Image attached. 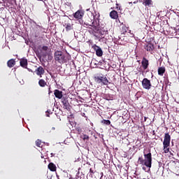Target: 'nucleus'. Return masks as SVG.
<instances>
[{
    "label": "nucleus",
    "mask_w": 179,
    "mask_h": 179,
    "mask_svg": "<svg viewBox=\"0 0 179 179\" xmlns=\"http://www.w3.org/2000/svg\"><path fill=\"white\" fill-rule=\"evenodd\" d=\"M143 155L144 159L143 157H138V163L150 169L152 167V152H150V149H148V152H146V150H144Z\"/></svg>",
    "instance_id": "nucleus-1"
},
{
    "label": "nucleus",
    "mask_w": 179,
    "mask_h": 179,
    "mask_svg": "<svg viewBox=\"0 0 179 179\" xmlns=\"http://www.w3.org/2000/svg\"><path fill=\"white\" fill-rule=\"evenodd\" d=\"M55 59L61 64L65 61V56L61 51L57 50L55 52Z\"/></svg>",
    "instance_id": "nucleus-2"
},
{
    "label": "nucleus",
    "mask_w": 179,
    "mask_h": 179,
    "mask_svg": "<svg viewBox=\"0 0 179 179\" xmlns=\"http://www.w3.org/2000/svg\"><path fill=\"white\" fill-rule=\"evenodd\" d=\"M62 103L63 104V108H64L67 111H71V104H69L67 98H62Z\"/></svg>",
    "instance_id": "nucleus-3"
},
{
    "label": "nucleus",
    "mask_w": 179,
    "mask_h": 179,
    "mask_svg": "<svg viewBox=\"0 0 179 179\" xmlns=\"http://www.w3.org/2000/svg\"><path fill=\"white\" fill-rule=\"evenodd\" d=\"M171 141V136L169 133H166L164 135L163 145H165V148L170 146V141Z\"/></svg>",
    "instance_id": "nucleus-4"
},
{
    "label": "nucleus",
    "mask_w": 179,
    "mask_h": 179,
    "mask_svg": "<svg viewBox=\"0 0 179 179\" xmlns=\"http://www.w3.org/2000/svg\"><path fill=\"white\" fill-rule=\"evenodd\" d=\"M142 86L144 89L149 90L152 87V83H150V80L148 78H144L142 81Z\"/></svg>",
    "instance_id": "nucleus-5"
},
{
    "label": "nucleus",
    "mask_w": 179,
    "mask_h": 179,
    "mask_svg": "<svg viewBox=\"0 0 179 179\" xmlns=\"http://www.w3.org/2000/svg\"><path fill=\"white\" fill-rule=\"evenodd\" d=\"M92 48L94 50L97 57H103V50H101V48L97 46L96 45H94L92 46Z\"/></svg>",
    "instance_id": "nucleus-6"
},
{
    "label": "nucleus",
    "mask_w": 179,
    "mask_h": 179,
    "mask_svg": "<svg viewBox=\"0 0 179 179\" xmlns=\"http://www.w3.org/2000/svg\"><path fill=\"white\" fill-rule=\"evenodd\" d=\"M110 16L111 19H114L115 20H116V23H118V20H120V19H118V12L113 10L110 13Z\"/></svg>",
    "instance_id": "nucleus-7"
},
{
    "label": "nucleus",
    "mask_w": 179,
    "mask_h": 179,
    "mask_svg": "<svg viewBox=\"0 0 179 179\" xmlns=\"http://www.w3.org/2000/svg\"><path fill=\"white\" fill-rule=\"evenodd\" d=\"M118 22H120V27H122V33H123V34H125V33H127V31H128V27H127V25L125 24V22H121L120 20H118Z\"/></svg>",
    "instance_id": "nucleus-8"
},
{
    "label": "nucleus",
    "mask_w": 179,
    "mask_h": 179,
    "mask_svg": "<svg viewBox=\"0 0 179 179\" xmlns=\"http://www.w3.org/2000/svg\"><path fill=\"white\" fill-rule=\"evenodd\" d=\"M83 15H85V13H83V11L78 10L73 14V17H75V19L79 20V19H82V17H83Z\"/></svg>",
    "instance_id": "nucleus-9"
},
{
    "label": "nucleus",
    "mask_w": 179,
    "mask_h": 179,
    "mask_svg": "<svg viewBox=\"0 0 179 179\" xmlns=\"http://www.w3.org/2000/svg\"><path fill=\"white\" fill-rule=\"evenodd\" d=\"M141 65L143 69L145 70H146L147 68H148L149 66V60H148V59L143 57V60L141 62Z\"/></svg>",
    "instance_id": "nucleus-10"
},
{
    "label": "nucleus",
    "mask_w": 179,
    "mask_h": 179,
    "mask_svg": "<svg viewBox=\"0 0 179 179\" xmlns=\"http://www.w3.org/2000/svg\"><path fill=\"white\" fill-rule=\"evenodd\" d=\"M44 68L43 66H39L36 70V73L38 76H40V78H43V75H44Z\"/></svg>",
    "instance_id": "nucleus-11"
},
{
    "label": "nucleus",
    "mask_w": 179,
    "mask_h": 179,
    "mask_svg": "<svg viewBox=\"0 0 179 179\" xmlns=\"http://www.w3.org/2000/svg\"><path fill=\"white\" fill-rule=\"evenodd\" d=\"M145 50H146V51L152 52V51L155 50V45H153L152 43H148L147 45H145Z\"/></svg>",
    "instance_id": "nucleus-12"
},
{
    "label": "nucleus",
    "mask_w": 179,
    "mask_h": 179,
    "mask_svg": "<svg viewBox=\"0 0 179 179\" xmlns=\"http://www.w3.org/2000/svg\"><path fill=\"white\" fill-rule=\"evenodd\" d=\"M7 65H8V68H13V66H15V65H16V62L15 61V59H11L8 61Z\"/></svg>",
    "instance_id": "nucleus-13"
},
{
    "label": "nucleus",
    "mask_w": 179,
    "mask_h": 179,
    "mask_svg": "<svg viewBox=\"0 0 179 179\" xmlns=\"http://www.w3.org/2000/svg\"><path fill=\"white\" fill-rule=\"evenodd\" d=\"M54 94L57 99H64V97H62V91L55 90Z\"/></svg>",
    "instance_id": "nucleus-14"
},
{
    "label": "nucleus",
    "mask_w": 179,
    "mask_h": 179,
    "mask_svg": "<svg viewBox=\"0 0 179 179\" xmlns=\"http://www.w3.org/2000/svg\"><path fill=\"white\" fill-rule=\"evenodd\" d=\"M48 167L50 171H57V166H55V164H54L52 162H50Z\"/></svg>",
    "instance_id": "nucleus-15"
},
{
    "label": "nucleus",
    "mask_w": 179,
    "mask_h": 179,
    "mask_svg": "<svg viewBox=\"0 0 179 179\" xmlns=\"http://www.w3.org/2000/svg\"><path fill=\"white\" fill-rule=\"evenodd\" d=\"M165 72H166V67L162 66L158 69V75H159V76H163Z\"/></svg>",
    "instance_id": "nucleus-16"
},
{
    "label": "nucleus",
    "mask_w": 179,
    "mask_h": 179,
    "mask_svg": "<svg viewBox=\"0 0 179 179\" xmlns=\"http://www.w3.org/2000/svg\"><path fill=\"white\" fill-rule=\"evenodd\" d=\"M20 64L22 68H27V59H22L20 62Z\"/></svg>",
    "instance_id": "nucleus-17"
},
{
    "label": "nucleus",
    "mask_w": 179,
    "mask_h": 179,
    "mask_svg": "<svg viewBox=\"0 0 179 179\" xmlns=\"http://www.w3.org/2000/svg\"><path fill=\"white\" fill-rule=\"evenodd\" d=\"M38 85L39 86H41V87H45V86H47V82H45V80L41 79L38 81Z\"/></svg>",
    "instance_id": "nucleus-18"
},
{
    "label": "nucleus",
    "mask_w": 179,
    "mask_h": 179,
    "mask_svg": "<svg viewBox=\"0 0 179 179\" xmlns=\"http://www.w3.org/2000/svg\"><path fill=\"white\" fill-rule=\"evenodd\" d=\"M103 83L104 85H112V86H114V84L110 83L108 81V79H107L106 77H103L102 78V83Z\"/></svg>",
    "instance_id": "nucleus-19"
},
{
    "label": "nucleus",
    "mask_w": 179,
    "mask_h": 179,
    "mask_svg": "<svg viewBox=\"0 0 179 179\" xmlns=\"http://www.w3.org/2000/svg\"><path fill=\"white\" fill-rule=\"evenodd\" d=\"M103 76H95L94 80L97 83H101L103 82Z\"/></svg>",
    "instance_id": "nucleus-20"
},
{
    "label": "nucleus",
    "mask_w": 179,
    "mask_h": 179,
    "mask_svg": "<svg viewBox=\"0 0 179 179\" xmlns=\"http://www.w3.org/2000/svg\"><path fill=\"white\" fill-rule=\"evenodd\" d=\"M143 4L145 5V6H150V5H152V0H145L143 2Z\"/></svg>",
    "instance_id": "nucleus-21"
},
{
    "label": "nucleus",
    "mask_w": 179,
    "mask_h": 179,
    "mask_svg": "<svg viewBox=\"0 0 179 179\" xmlns=\"http://www.w3.org/2000/svg\"><path fill=\"white\" fill-rule=\"evenodd\" d=\"M101 124H104L105 125H110V124H111V122L109 120H103L101 121Z\"/></svg>",
    "instance_id": "nucleus-22"
},
{
    "label": "nucleus",
    "mask_w": 179,
    "mask_h": 179,
    "mask_svg": "<svg viewBox=\"0 0 179 179\" xmlns=\"http://www.w3.org/2000/svg\"><path fill=\"white\" fill-rule=\"evenodd\" d=\"M169 146L164 145V153H169L170 152V148H169Z\"/></svg>",
    "instance_id": "nucleus-23"
},
{
    "label": "nucleus",
    "mask_w": 179,
    "mask_h": 179,
    "mask_svg": "<svg viewBox=\"0 0 179 179\" xmlns=\"http://www.w3.org/2000/svg\"><path fill=\"white\" fill-rule=\"evenodd\" d=\"M36 145L38 148H41V141L40 140H37L36 141Z\"/></svg>",
    "instance_id": "nucleus-24"
},
{
    "label": "nucleus",
    "mask_w": 179,
    "mask_h": 179,
    "mask_svg": "<svg viewBox=\"0 0 179 179\" xmlns=\"http://www.w3.org/2000/svg\"><path fill=\"white\" fill-rule=\"evenodd\" d=\"M66 30L68 31L69 30H72V25H71L70 24H68L66 26Z\"/></svg>",
    "instance_id": "nucleus-25"
},
{
    "label": "nucleus",
    "mask_w": 179,
    "mask_h": 179,
    "mask_svg": "<svg viewBox=\"0 0 179 179\" xmlns=\"http://www.w3.org/2000/svg\"><path fill=\"white\" fill-rule=\"evenodd\" d=\"M83 141H88V139H89V136H87V135H86V134H84V135L83 136Z\"/></svg>",
    "instance_id": "nucleus-26"
},
{
    "label": "nucleus",
    "mask_w": 179,
    "mask_h": 179,
    "mask_svg": "<svg viewBox=\"0 0 179 179\" xmlns=\"http://www.w3.org/2000/svg\"><path fill=\"white\" fill-rule=\"evenodd\" d=\"M42 51H48V46H43Z\"/></svg>",
    "instance_id": "nucleus-27"
},
{
    "label": "nucleus",
    "mask_w": 179,
    "mask_h": 179,
    "mask_svg": "<svg viewBox=\"0 0 179 179\" xmlns=\"http://www.w3.org/2000/svg\"><path fill=\"white\" fill-rule=\"evenodd\" d=\"M81 115H82V117H85V118H86V120H87V116H86V114L85 113H81Z\"/></svg>",
    "instance_id": "nucleus-28"
},
{
    "label": "nucleus",
    "mask_w": 179,
    "mask_h": 179,
    "mask_svg": "<svg viewBox=\"0 0 179 179\" xmlns=\"http://www.w3.org/2000/svg\"><path fill=\"white\" fill-rule=\"evenodd\" d=\"M54 156H55V154L51 153V157H54Z\"/></svg>",
    "instance_id": "nucleus-29"
},
{
    "label": "nucleus",
    "mask_w": 179,
    "mask_h": 179,
    "mask_svg": "<svg viewBox=\"0 0 179 179\" xmlns=\"http://www.w3.org/2000/svg\"><path fill=\"white\" fill-rule=\"evenodd\" d=\"M146 120H148V117H144V121L146 122Z\"/></svg>",
    "instance_id": "nucleus-30"
},
{
    "label": "nucleus",
    "mask_w": 179,
    "mask_h": 179,
    "mask_svg": "<svg viewBox=\"0 0 179 179\" xmlns=\"http://www.w3.org/2000/svg\"><path fill=\"white\" fill-rule=\"evenodd\" d=\"M90 173H93V171L92 170V169H90Z\"/></svg>",
    "instance_id": "nucleus-31"
},
{
    "label": "nucleus",
    "mask_w": 179,
    "mask_h": 179,
    "mask_svg": "<svg viewBox=\"0 0 179 179\" xmlns=\"http://www.w3.org/2000/svg\"><path fill=\"white\" fill-rule=\"evenodd\" d=\"M51 112V110H47L46 113H48L50 114V113Z\"/></svg>",
    "instance_id": "nucleus-32"
},
{
    "label": "nucleus",
    "mask_w": 179,
    "mask_h": 179,
    "mask_svg": "<svg viewBox=\"0 0 179 179\" xmlns=\"http://www.w3.org/2000/svg\"><path fill=\"white\" fill-rule=\"evenodd\" d=\"M134 3H138V1H134Z\"/></svg>",
    "instance_id": "nucleus-33"
},
{
    "label": "nucleus",
    "mask_w": 179,
    "mask_h": 179,
    "mask_svg": "<svg viewBox=\"0 0 179 179\" xmlns=\"http://www.w3.org/2000/svg\"><path fill=\"white\" fill-rule=\"evenodd\" d=\"M46 116L50 117V115L49 114H46Z\"/></svg>",
    "instance_id": "nucleus-34"
},
{
    "label": "nucleus",
    "mask_w": 179,
    "mask_h": 179,
    "mask_svg": "<svg viewBox=\"0 0 179 179\" xmlns=\"http://www.w3.org/2000/svg\"><path fill=\"white\" fill-rule=\"evenodd\" d=\"M105 34H107V31H105Z\"/></svg>",
    "instance_id": "nucleus-35"
},
{
    "label": "nucleus",
    "mask_w": 179,
    "mask_h": 179,
    "mask_svg": "<svg viewBox=\"0 0 179 179\" xmlns=\"http://www.w3.org/2000/svg\"><path fill=\"white\" fill-rule=\"evenodd\" d=\"M38 1H43V0H38Z\"/></svg>",
    "instance_id": "nucleus-36"
}]
</instances>
